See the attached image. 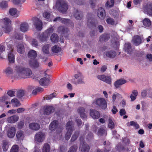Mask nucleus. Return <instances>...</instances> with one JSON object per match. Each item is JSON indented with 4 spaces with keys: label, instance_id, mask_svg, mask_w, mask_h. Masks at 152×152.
Masks as SVG:
<instances>
[{
    "label": "nucleus",
    "instance_id": "052dcab7",
    "mask_svg": "<svg viewBox=\"0 0 152 152\" xmlns=\"http://www.w3.org/2000/svg\"><path fill=\"white\" fill-rule=\"evenodd\" d=\"M7 4L6 1H3L0 4V7L2 8H5L7 7Z\"/></svg>",
    "mask_w": 152,
    "mask_h": 152
},
{
    "label": "nucleus",
    "instance_id": "13d9d810",
    "mask_svg": "<svg viewBox=\"0 0 152 152\" xmlns=\"http://www.w3.org/2000/svg\"><path fill=\"white\" fill-rule=\"evenodd\" d=\"M77 145H75L71 146L69 148V151L72 152H76L77 149Z\"/></svg>",
    "mask_w": 152,
    "mask_h": 152
},
{
    "label": "nucleus",
    "instance_id": "0e129e2a",
    "mask_svg": "<svg viewBox=\"0 0 152 152\" xmlns=\"http://www.w3.org/2000/svg\"><path fill=\"white\" fill-rule=\"evenodd\" d=\"M32 46L37 47L38 46L37 40L35 39H33L32 41Z\"/></svg>",
    "mask_w": 152,
    "mask_h": 152
},
{
    "label": "nucleus",
    "instance_id": "e2e57ef3",
    "mask_svg": "<svg viewBox=\"0 0 152 152\" xmlns=\"http://www.w3.org/2000/svg\"><path fill=\"white\" fill-rule=\"evenodd\" d=\"M9 99L8 97L6 95H4L0 97V102H4Z\"/></svg>",
    "mask_w": 152,
    "mask_h": 152
},
{
    "label": "nucleus",
    "instance_id": "c85d7f7f",
    "mask_svg": "<svg viewBox=\"0 0 152 152\" xmlns=\"http://www.w3.org/2000/svg\"><path fill=\"white\" fill-rule=\"evenodd\" d=\"M58 31L59 32H60L62 34L67 33L69 31L68 29L64 26H60L58 28Z\"/></svg>",
    "mask_w": 152,
    "mask_h": 152
},
{
    "label": "nucleus",
    "instance_id": "dca6fc26",
    "mask_svg": "<svg viewBox=\"0 0 152 152\" xmlns=\"http://www.w3.org/2000/svg\"><path fill=\"white\" fill-rule=\"evenodd\" d=\"M50 82V80L46 77H44L40 79L39 83L41 86H48Z\"/></svg>",
    "mask_w": 152,
    "mask_h": 152
},
{
    "label": "nucleus",
    "instance_id": "4468645a",
    "mask_svg": "<svg viewBox=\"0 0 152 152\" xmlns=\"http://www.w3.org/2000/svg\"><path fill=\"white\" fill-rule=\"evenodd\" d=\"M90 113L91 116L94 119H98L100 117L99 113L95 110L91 109Z\"/></svg>",
    "mask_w": 152,
    "mask_h": 152
},
{
    "label": "nucleus",
    "instance_id": "4c0bfd02",
    "mask_svg": "<svg viewBox=\"0 0 152 152\" xmlns=\"http://www.w3.org/2000/svg\"><path fill=\"white\" fill-rule=\"evenodd\" d=\"M143 23L145 26L149 27L151 25V22L148 18H145L143 20Z\"/></svg>",
    "mask_w": 152,
    "mask_h": 152
},
{
    "label": "nucleus",
    "instance_id": "ddd939ff",
    "mask_svg": "<svg viewBox=\"0 0 152 152\" xmlns=\"http://www.w3.org/2000/svg\"><path fill=\"white\" fill-rule=\"evenodd\" d=\"M35 137L36 140L39 142H41L44 140L45 135L44 133L39 132L35 134Z\"/></svg>",
    "mask_w": 152,
    "mask_h": 152
},
{
    "label": "nucleus",
    "instance_id": "6e6d98bb",
    "mask_svg": "<svg viewBox=\"0 0 152 152\" xmlns=\"http://www.w3.org/2000/svg\"><path fill=\"white\" fill-rule=\"evenodd\" d=\"M53 27H51L47 29L45 32L49 37L50 34L53 32Z\"/></svg>",
    "mask_w": 152,
    "mask_h": 152
},
{
    "label": "nucleus",
    "instance_id": "58836bf2",
    "mask_svg": "<svg viewBox=\"0 0 152 152\" xmlns=\"http://www.w3.org/2000/svg\"><path fill=\"white\" fill-rule=\"evenodd\" d=\"M16 137L18 140H23L24 138L23 132L22 131H18L16 134Z\"/></svg>",
    "mask_w": 152,
    "mask_h": 152
},
{
    "label": "nucleus",
    "instance_id": "4be33fe9",
    "mask_svg": "<svg viewBox=\"0 0 152 152\" xmlns=\"http://www.w3.org/2000/svg\"><path fill=\"white\" fill-rule=\"evenodd\" d=\"M29 28V26L28 24L26 22H23L20 25V30L23 32L27 31Z\"/></svg>",
    "mask_w": 152,
    "mask_h": 152
},
{
    "label": "nucleus",
    "instance_id": "c03bdc74",
    "mask_svg": "<svg viewBox=\"0 0 152 152\" xmlns=\"http://www.w3.org/2000/svg\"><path fill=\"white\" fill-rule=\"evenodd\" d=\"M11 102L12 104L14 105L15 107H18L20 106V103L19 100L16 98L12 99L11 100Z\"/></svg>",
    "mask_w": 152,
    "mask_h": 152
},
{
    "label": "nucleus",
    "instance_id": "f704fd0d",
    "mask_svg": "<svg viewBox=\"0 0 152 152\" xmlns=\"http://www.w3.org/2000/svg\"><path fill=\"white\" fill-rule=\"evenodd\" d=\"M59 37L58 35L56 34H53L50 37V39L53 42H58Z\"/></svg>",
    "mask_w": 152,
    "mask_h": 152
},
{
    "label": "nucleus",
    "instance_id": "a19ab883",
    "mask_svg": "<svg viewBox=\"0 0 152 152\" xmlns=\"http://www.w3.org/2000/svg\"><path fill=\"white\" fill-rule=\"evenodd\" d=\"M61 23L67 25H69L70 24H72V21L69 19L62 18L61 19Z\"/></svg>",
    "mask_w": 152,
    "mask_h": 152
},
{
    "label": "nucleus",
    "instance_id": "412c9836",
    "mask_svg": "<svg viewBox=\"0 0 152 152\" xmlns=\"http://www.w3.org/2000/svg\"><path fill=\"white\" fill-rule=\"evenodd\" d=\"M18 116L17 115H14L8 118L7 121L8 123H14L15 122H17L18 120Z\"/></svg>",
    "mask_w": 152,
    "mask_h": 152
},
{
    "label": "nucleus",
    "instance_id": "a878e982",
    "mask_svg": "<svg viewBox=\"0 0 152 152\" xmlns=\"http://www.w3.org/2000/svg\"><path fill=\"white\" fill-rule=\"evenodd\" d=\"M13 52L9 51L8 52V59L10 63H13L15 62V55Z\"/></svg>",
    "mask_w": 152,
    "mask_h": 152
},
{
    "label": "nucleus",
    "instance_id": "6ab92c4d",
    "mask_svg": "<svg viewBox=\"0 0 152 152\" xmlns=\"http://www.w3.org/2000/svg\"><path fill=\"white\" fill-rule=\"evenodd\" d=\"M126 82V80L122 79H121L115 81L114 83V85L116 88H118L121 85L125 83Z\"/></svg>",
    "mask_w": 152,
    "mask_h": 152
},
{
    "label": "nucleus",
    "instance_id": "8fccbe9b",
    "mask_svg": "<svg viewBox=\"0 0 152 152\" xmlns=\"http://www.w3.org/2000/svg\"><path fill=\"white\" fill-rule=\"evenodd\" d=\"M56 95L57 94L56 93H53L50 95L45 96L44 97V98L46 100H50L56 96Z\"/></svg>",
    "mask_w": 152,
    "mask_h": 152
},
{
    "label": "nucleus",
    "instance_id": "6e6552de",
    "mask_svg": "<svg viewBox=\"0 0 152 152\" xmlns=\"http://www.w3.org/2000/svg\"><path fill=\"white\" fill-rule=\"evenodd\" d=\"M34 24L36 27V29L40 31L42 28V23L38 18H34L33 19Z\"/></svg>",
    "mask_w": 152,
    "mask_h": 152
},
{
    "label": "nucleus",
    "instance_id": "b1692460",
    "mask_svg": "<svg viewBox=\"0 0 152 152\" xmlns=\"http://www.w3.org/2000/svg\"><path fill=\"white\" fill-rule=\"evenodd\" d=\"M28 56L31 59L33 60L37 57V53L35 50H31L28 52Z\"/></svg>",
    "mask_w": 152,
    "mask_h": 152
},
{
    "label": "nucleus",
    "instance_id": "cd10ccee",
    "mask_svg": "<svg viewBox=\"0 0 152 152\" xmlns=\"http://www.w3.org/2000/svg\"><path fill=\"white\" fill-rule=\"evenodd\" d=\"M30 66L33 68H37L39 66V64L38 61L36 60L33 59L30 60L29 62Z\"/></svg>",
    "mask_w": 152,
    "mask_h": 152
},
{
    "label": "nucleus",
    "instance_id": "2f4dec72",
    "mask_svg": "<svg viewBox=\"0 0 152 152\" xmlns=\"http://www.w3.org/2000/svg\"><path fill=\"white\" fill-rule=\"evenodd\" d=\"M47 34L45 32L42 34L39 37V40L41 42L46 41L47 39L49 37Z\"/></svg>",
    "mask_w": 152,
    "mask_h": 152
},
{
    "label": "nucleus",
    "instance_id": "338daca9",
    "mask_svg": "<svg viewBox=\"0 0 152 152\" xmlns=\"http://www.w3.org/2000/svg\"><path fill=\"white\" fill-rule=\"evenodd\" d=\"M84 83V82L83 80V78L81 77L80 78H79L77 81H76L75 84L77 85L79 84H83Z\"/></svg>",
    "mask_w": 152,
    "mask_h": 152
},
{
    "label": "nucleus",
    "instance_id": "e433bc0d",
    "mask_svg": "<svg viewBox=\"0 0 152 152\" xmlns=\"http://www.w3.org/2000/svg\"><path fill=\"white\" fill-rule=\"evenodd\" d=\"M98 136H102L104 135L106 136L107 134V131L102 128H100L97 132Z\"/></svg>",
    "mask_w": 152,
    "mask_h": 152
},
{
    "label": "nucleus",
    "instance_id": "774afa93",
    "mask_svg": "<svg viewBox=\"0 0 152 152\" xmlns=\"http://www.w3.org/2000/svg\"><path fill=\"white\" fill-rule=\"evenodd\" d=\"M119 113L121 116H122L125 115L126 113L125 109H122L120 110Z\"/></svg>",
    "mask_w": 152,
    "mask_h": 152
},
{
    "label": "nucleus",
    "instance_id": "49530a36",
    "mask_svg": "<svg viewBox=\"0 0 152 152\" xmlns=\"http://www.w3.org/2000/svg\"><path fill=\"white\" fill-rule=\"evenodd\" d=\"M114 0H110V1H107L105 4V6L106 7H111L114 6Z\"/></svg>",
    "mask_w": 152,
    "mask_h": 152
},
{
    "label": "nucleus",
    "instance_id": "a211bd4d",
    "mask_svg": "<svg viewBox=\"0 0 152 152\" xmlns=\"http://www.w3.org/2000/svg\"><path fill=\"white\" fill-rule=\"evenodd\" d=\"M16 129L14 127H11L7 132V136L11 138L13 137L15 135Z\"/></svg>",
    "mask_w": 152,
    "mask_h": 152
},
{
    "label": "nucleus",
    "instance_id": "603ef678",
    "mask_svg": "<svg viewBox=\"0 0 152 152\" xmlns=\"http://www.w3.org/2000/svg\"><path fill=\"white\" fill-rule=\"evenodd\" d=\"M24 95V91L23 90H20L17 92V96L18 98H21Z\"/></svg>",
    "mask_w": 152,
    "mask_h": 152
},
{
    "label": "nucleus",
    "instance_id": "69168bd1",
    "mask_svg": "<svg viewBox=\"0 0 152 152\" xmlns=\"http://www.w3.org/2000/svg\"><path fill=\"white\" fill-rule=\"evenodd\" d=\"M43 16L44 17L48 19L49 18L50 16V14L48 12H44L43 14Z\"/></svg>",
    "mask_w": 152,
    "mask_h": 152
},
{
    "label": "nucleus",
    "instance_id": "4d7b16f0",
    "mask_svg": "<svg viewBox=\"0 0 152 152\" xmlns=\"http://www.w3.org/2000/svg\"><path fill=\"white\" fill-rule=\"evenodd\" d=\"M130 125L131 126H134L136 129L139 128L140 126L138 124L137 122L134 121H131L130 122Z\"/></svg>",
    "mask_w": 152,
    "mask_h": 152
},
{
    "label": "nucleus",
    "instance_id": "f03ea898",
    "mask_svg": "<svg viewBox=\"0 0 152 152\" xmlns=\"http://www.w3.org/2000/svg\"><path fill=\"white\" fill-rule=\"evenodd\" d=\"M74 124V122L72 121H68L66 124V128L67 130V132L65 135V138L67 140L69 139L72 134Z\"/></svg>",
    "mask_w": 152,
    "mask_h": 152
},
{
    "label": "nucleus",
    "instance_id": "09e8293b",
    "mask_svg": "<svg viewBox=\"0 0 152 152\" xmlns=\"http://www.w3.org/2000/svg\"><path fill=\"white\" fill-rule=\"evenodd\" d=\"M108 121V126L109 128L111 129L113 128L115 126V124L111 118H109Z\"/></svg>",
    "mask_w": 152,
    "mask_h": 152
},
{
    "label": "nucleus",
    "instance_id": "a18cd8bd",
    "mask_svg": "<svg viewBox=\"0 0 152 152\" xmlns=\"http://www.w3.org/2000/svg\"><path fill=\"white\" fill-rule=\"evenodd\" d=\"M50 149V146L48 144H45L42 148V152H49Z\"/></svg>",
    "mask_w": 152,
    "mask_h": 152
},
{
    "label": "nucleus",
    "instance_id": "79ce46f5",
    "mask_svg": "<svg viewBox=\"0 0 152 152\" xmlns=\"http://www.w3.org/2000/svg\"><path fill=\"white\" fill-rule=\"evenodd\" d=\"M8 142L6 140H4L3 142L2 148L4 151H7L8 148Z\"/></svg>",
    "mask_w": 152,
    "mask_h": 152
},
{
    "label": "nucleus",
    "instance_id": "37998d69",
    "mask_svg": "<svg viewBox=\"0 0 152 152\" xmlns=\"http://www.w3.org/2000/svg\"><path fill=\"white\" fill-rule=\"evenodd\" d=\"M124 49L126 51L129 53L131 51V46L130 43H128L125 44Z\"/></svg>",
    "mask_w": 152,
    "mask_h": 152
},
{
    "label": "nucleus",
    "instance_id": "393cba45",
    "mask_svg": "<svg viewBox=\"0 0 152 152\" xmlns=\"http://www.w3.org/2000/svg\"><path fill=\"white\" fill-rule=\"evenodd\" d=\"M74 16L76 19L80 20L83 17V13L81 11H79L77 9L74 13Z\"/></svg>",
    "mask_w": 152,
    "mask_h": 152
},
{
    "label": "nucleus",
    "instance_id": "bf43d9fd",
    "mask_svg": "<svg viewBox=\"0 0 152 152\" xmlns=\"http://www.w3.org/2000/svg\"><path fill=\"white\" fill-rule=\"evenodd\" d=\"M106 22L108 24L111 25H113L114 23V21L113 19L111 18H109L107 19Z\"/></svg>",
    "mask_w": 152,
    "mask_h": 152
},
{
    "label": "nucleus",
    "instance_id": "c9c22d12",
    "mask_svg": "<svg viewBox=\"0 0 152 152\" xmlns=\"http://www.w3.org/2000/svg\"><path fill=\"white\" fill-rule=\"evenodd\" d=\"M17 10L15 8H12L9 10V12L10 14L12 16L15 15V17H17L18 16V15L17 14Z\"/></svg>",
    "mask_w": 152,
    "mask_h": 152
},
{
    "label": "nucleus",
    "instance_id": "5fc2aeb1",
    "mask_svg": "<svg viewBox=\"0 0 152 152\" xmlns=\"http://www.w3.org/2000/svg\"><path fill=\"white\" fill-rule=\"evenodd\" d=\"M14 37L16 39L21 40L23 38V36L21 34L16 33L14 34Z\"/></svg>",
    "mask_w": 152,
    "mask_h": 152
},
{
    "label": "nucleus",
    "instance_id": "0eeeda50",
    "mask_svg": "<svg viewBox=\"0 0 152 152\" xmlns=\"http://www.w3.org/2000/svg\"><path fill=\"white\" fill-rule=\"evenodd\" d=\"M97 77L100 80H102L108 84L111 83V78L110 76H106L105 75H99Z\"/></svg>",
    "mask_w": 152,
    "mask_h": 152
},
{
    "label": "nucleus",
    "instance_id": "c756f323",
    "mask_svg": "<svg viewBox=\"0 0 152 152\" xmlns=\"http://www.w3.org/2000/svg\"><path fill=\"white\" fill-rule=\"evenodd\" d=\"M110 36L108 34H104L101 36L99 38V41L101 42L107 41L110 38Z\"/></svg>",
    "mask_w": 152,
    "mask_h": 152
},
{
    "label": "nucleus",
    "instance_id": "9b49d317",
    "mask_svg": "<svg viewBox=\"0 0 152 152\" xmlns=\"http://www.w3.org/2000/svg\"><path fill=\"white\" fill-rule=\"evenodd\" d=\"M97 15L101 19H104L106 17V13L104 9L102 7H99L97 11Z\"/></svg>",
    "mask_w": 152,
    "mask_h": 152
},
{
    "label": "nucleus",
    "instance_id": "2eb2a0df",
    "mask_svg": "<svg viewBox=\"0 0 152 152\" xmlns=\"http://www.w3.org/2000/svg\"><path fill=\"white\" fill-rule=\"evenodd\" d=\"M145 10L148 15L152 16V4H146L144 7Z\"/></svg>",
    "mask_w": 152,
    "mask_h": 152
},
{
    "label": "nucleus",
    "instance_id": "7ed1b4c3",
    "mask_svg": "<svg viewBox=\"0 0 152 152\" xmlns=\"http://www.w3.org/2000/svg\"><path fill=\"white\" fill-rule=\"evenodd\" d=\"M56 7L58 11L62 13L66 12L68 9L67 3L63 0H58L57 1Z\"/></svg>",
    "mask_w": 152,
    "mask_h": 152
},
{
    "label": "nucleus",
    "instance_id": "de8ad7c7",
    "mask_svg": "<svg viewBox=\"0 0 152 152\" xmlns=\"http://www.w3.org/2000/svg\"><path fill=\"white\" fill-rule=\"evenodd\" d=\"M79 135V133L78 132H75L73 135L72 136L70 140V142H74L77 139Z\"/></svg>",
    "mask_w": 152,
    "mask_h": 152
},
{
    "label": "nucleus",
    "instance_id": "1a4fd4ad",
    "mask_svg": "<svg viewBox=\"0 0 152 152\" xmlns=\"http://www.w3.org/2000/svg\"><path fill=\"white\" fill-rule=\"evenodd\" d=\"M59 122L57 120H54L50 124L49 126V129L51 132H53L58 127Z\"/></svg>",
    "mask_w": 152,
    "mask_h": 152
},
{
    "label": "nucleus",
    "instance_id": "9d476101",
    "mask_svg": "<svg viewBox=\"0 0 152 152\" xmlns=\"http://www.w3.org/2000/svg\"><path fill=\"white\" fill-rule=\"evenodd\" d=\"M79 149L81 152H89L90 147L86 142H83L80 143Z\"/></svg>",
    "mask_w": 152,
    "mask_h": 152
},
{
    "label": "nucleus",
    "instance_id": "f8f14e48",
    "mask_svg": "<svg viewBox=\"0 0 152 152\" xmlns=\"http://www.w3.org/2000/svg\"><path fill=\"white\" fill-rule=\"evenodd\" d=\"M44 114L46 115H48L53 112L54 108L52 106H46L44 107Z\"/></svg>",
    "mask_w": 152,
    "mask_h": 152
},
{
    "label": "nucleus",
    "instance_id": "aec40b11",
    "mask_svg": "<svg viewBox=\"0 0 152 152\" xmlns=\"http://www.w3.org/2000/svg\"><path fill=\"white\" fill-rule=\"evenodd\" d=\"M29 127L31 129L35 131L38 130L40 127L39 124L34 122L30 124Z\"/></svg>",
    "mask_w": 152,
    "mask_h": 152
},
{
    "label": "nucleus",
    "instance_id": "ea45409f",
    "mask_svg": "<svg viewBox=\"0 0 152 152\" xmlns=\"http://www.w3.org/2000/svg\"><path fill=\"white\" fill-rule=\"evenodd\" d=\"M5 72L8 77H11L13 73V70L10 67H8L5 70Z\"/></svg>",
    "mask_w": 152,
    "mask_h": 152
},
{
    "label": "nucleus",
    "instance_id": "f3484780",
    "mask_svg": "<svg viewBox=\"0 0 152 152\" xmlns=\"http://www.w3.org/2000/svg\"><path fill=\"white\" fill-rule=\"evenodd\" d=\"M132 40L134 44L136 46L140 45L142 43V40L141 37L139 35L134 36L132 39Z\"/></svg>",
    "mask_w": 152,
    "mask_h": 152
},
{
    "label": "nucleus",
    "instance_id": "3c124183",
    "mask_svg": "<svg viewBox=\"0 0 152 152\" xmlns=\"http://www.w3.org/2000/svg\"><path fill=\"white\" fill-rule=\"evenodd\" d=\"M49 46L48 45H44L42 48V51L45 54H48L49 52Z\"/></svg>",
    "mask_w": 152,
    "mask_h": 152
},
{
    "label": "nucleus",
    "instance_id": "f257e3e1",
    "mask_svg": "<svg viewBox=\"0 0 152 152\" xmlns=\"http://www.w3.org/2000/svg\"><path fill=\"white\" fill-rule=\"evenodd\" d=\"M18 78H29L32 75V72L28 68H26L20 65H16L14 68Z\"/></svg>",
    "mask_w": 152,
    "mask_h": 152
},
{
    "label": "nucleus",
    "instance_id": "39448f33",
    "mask_svg": "<svg viewBox=\"0 0 152 152\" xmlns=\"http://www.w3.org/2000/svg\"><path fill=\"white\" fill-rule=\"evenodd\" d=\"M87 16H88V26L89 27L95 28L96 27L97 22L92 17V14L88 13Z\"/></svg>",
    "mask_w": 152,
    "mask_h": 152
},
{
    "label": "nucleus",
    "instance_id": "423d86ee",
    "mask_svg": "<svg viewBox=\"0 0 152 152\" xmlns=\"http://www.w3.org/2000/svg\"><path fill=\"white\" fill-rule=\"evenodd\" d=\"M1 20L5 26V32L8 33L10 32L12 28L11 21L8 18H5L3 19H2Z\"/></svg>",
    "mask_w": 152,
    "mask_h": 152
},
{
    "label": "nucleus",
    "instance_id": "5701e85b",
    "mask_svg": "<svg viewBox=\"0 0 152 152\" xmlns=\"http://www.w3.org/2000/svg\"><path fill=\"white\" fill-rule=\"evenodd\" d=\"M85 110L83 107H80L77 109V112L80 114V116L82 118H87V115L85 113Z\"/></svg>",
    "mask_w": 152,
    "mask_h": 152
},
{
    "label": "nucleus",
    "instance_id": "864d4df0",
    "mask_svg": "<svg viewBox=\"0 0 152 152\" xmlns=\"http://www.w3.org/2000/svg\"><path fill=\"white\" fill-rule=\"evenodd\" d=\"M19 147L18 145H15L12 146L11 150L10 152H18Z\"/></svg>",
    "mask_w": 152,
    "mask_h": 152
},
{
    "label": "nucleus",
    "instance_id": "7c9ffc66",
    "mask_svg": "<svg viewBox=\"0 0 152 152\" xmlns=\"http://www.w3.org/2000/svg\"><path fill=\"white\" fill-rule=\"evenodd\" d=\"M24 49L23 45L20 43H19L17 47L18 52L20 54H22L24 52Z\"/></svg>",
    "mask_w": 152,
    "mask_h": 152
},
{
    "label": "nucleus",
    "instance_id": "473e14b6",
    "mask_svg": "<svg viewBox=\"0 0 152 152\" xmlns=\"http://www.w3.org/2000/svg\"><path fill=\"white\" fill-rule=\"evenodd\" d=\"M51 50L53 53H58L61 51V49L58 46L55 45L52 47Z\"/></svg>",
    "mask_w": 152,
    "mask_h": 152
},
{
    "label": "nucleus",
    "instance_id": "20e7f679",
    "mask_svg": "<svg viewBox=\"0 0 152 152\" xmlns=\"http://www.w3.org/2000/svg\"><path fill=\"white\" fill-rule=\"evenodd\" d=\"M103 109H105L107 106V103L103 98H99L95 100L93 102Z\"/></svg>",
    "mask_w": 152,
    "mask_h": 152
},
{
    "label": "nucleus",
    "instance_id": "72a5a7b5",
    "mask_svg": "<svg viewBox=\"0 0 152 152\" xmlns=\"http://www.w3.org/2000/svg\"><path fill=\"white\" fill-rule=\"evenodd\" d=\"M132 94L130 95V98L131 99V101H133L136 99L138 95V92L137 90H134L132 91Z\"/></svg>",
    "mask_w": 152,
    "mask_h": 152
},
{
    "label": "nucleus",
    "instance_id": "680f3d73",
    "mask_svg": "<svg viewBox=\"0 0 152 152\" xmlns=\"http://www.w3.org/2000/svg\"><path fill=\"white\" fill-rule=\"evenodd\" d=\"M15 92L12 90H9L7 91V94L11 97L15 96Z\"/></svg>",
    "mask_w": 152,
    "mask_h": 152
},
{
    "label": "nucleus",
    "instance_id": "bb28decb",
    "mask_svg": "<svg viewBox=\"0 0 152 152\" xmlns=\"http://www.w3.org/2000/svg\"><path fill=\"white\" fill-rule=\"evenodd\" d=\"M106 56L108 58H113L116 55V52L114 50H110L107 51L106 53Z\"/></svg>",
    "mask_w": 152,
    "mask_h": 152
}]
</instances>
